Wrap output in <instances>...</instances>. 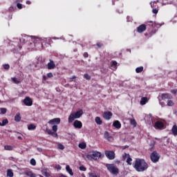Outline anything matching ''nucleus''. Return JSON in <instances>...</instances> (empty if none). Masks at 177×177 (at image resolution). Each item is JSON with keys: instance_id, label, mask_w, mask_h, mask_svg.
I'll return each instance as SVG.
<instances>
[{"instance_id": "nucleus-1", "label": "nucleus", "mask_w": 177, "mask_h": 177, "mask_svg": "<svg viewBox=\"0 0 177 177\" xmlns=\"http://www.w3.org/2000/svg\"><path fill=\"white\" fill-rule=\"evenodd\" d=\"M133 167L137 172H145L149 168V164L144 158H136L133 163Z\"/></svg>"}, {"instance_id": "nucleus-2", "label": "nucleus", "mask_w": 177, "mask_h": 177, "mask_svg": "<svg viewBox=\"0 0 177 177\" xmlns=\"http://www.w3.org/2000/svg\"><path fill=\"white\" fill-rule=\"evenodd\" d=\"M31 39L32 42L34 43L35 48H39L41 49V48H43L44 44H42L44 39L39 38V37H35L32 36H25L24 37L20 39V42H23V44H26L28 41H30Z\"/></svg>"}, {"instance_id": "nucleus-3", "label": "nucleus", "mask_w": 177, "mask_h": 177, "mask_svg": "<svg viewBox=\"0 0 177 177\" xmlns=\"http://www.w3.org/2000/svg\"><path fill=\"white\" fill-rule=\"evenodd\" d=\"M105 167L112 175H118L120 174V169L115 164L107 163L105 165Z\"/></svg>"}, {"instance_id": "nucleus-4", "label": "nucleus", "mask_w": 177, "mask_h": 177, "mask_svg": "<svg viewBox=\"0 0 177 177\" xmlns=\"http://www.w3.org/2000/svg\"><path fill=\"white\" fill-rule=\"evenodd\" d=\"M83 114L84 111L82 110L71 113L68 118V122L71 124V122H73V121H74V120L80 118Z\"/></svg>"}, {"instance_id": "nucleus-5", "label": "nucleus", "mask_w": 177, "mask_h": 177, "mask_svg": "<svg viewBox=\"0 0 177 177\" xmlns=\"http://www.w3.org/2000/svg\"><path fill=\"white\" fill-rule=\"evenodd\" d=\"M102 157V153L97 151H93L92 153L86 155V158L88 160H99Z\"/></svg>"}, {"instance_id": "nucleus-6", "label": "nucleus", "mask_w": 177, "mask_h": 177, "mask_svg": "<svg viewBox=\"0 0 177 177\" xmlns=\"http://www.w3.org/2000/svg\"><path fill=\"white\" fill-rule=\"evenodd\" d=\"M160 153H157L156 151H153L151 154H150V159L152 162H158L160 161Z\"/></svg>"}, {"instance_id": "nucleus-7", "label": "nucleus", "mask_w": 177, "mask_h": 177, "mask_svg": "<svg viewBox=\"0 0 177 177\" xmlns=\"http://www.w3.org/2000/svg\"><path fill=\"white\" fill-rule=\"evenodd\" d=\"M104 154L109 160H114L115 158V153L113 151H105Z\"/></svg>"}, {"instance_id": "nucleus-8", "label": "nucleus", "mask_w": 177, "mask_h": 177, "mask_svg": "<svg viewBox=\"0 0 177 177\" xmlns=\"http://www.w3.org/2000/svg\"><path fill=\"white\" fill-rule=\"evenodd\" d=\"M25 106H32V100L30 97H26L23 101Z\"/></svg>"}, {"instance_id": "nucleus-9", "label": "nucleus", "mask_w": 177, "mask_h": 177, "mask_svg": "<svg viewBox=\"0 0 177 177\" xmlns=\"http://www.w3.org/2000/svg\"><path fill=\"white\" fill-rule=\"evenodd\" d=\"M50 125H59L60 124V118H56L48 121Z\"/></svg>"}, {"instance_id": "nucleus-10", "label": "nucleus", "mask_w": 177, "mask_h": 177, "mask_svg": "<svg viewBox=\"0 0 177 177\" xmlns=\"http://www.w3.org/2000/svg\"><path fill=\"white\" fill-rule=\"evenodd\" d=\"M111 117H113V113L110 111L104 112L103 118H104V120H107L109 121V120H111Z\"/></svg>"}, {"instance_id": "nucleus-11", "label": "nucleus", "mask_w": 177, "mask_h": 177, "mask_svg": "<svg viewBox=\"0 0 177 177\" xmlns=\"http://www.w3.org/2000/svg\"><path fill=\"white\" fill-rule=\"evenodd\" d=\"M147 28L145 24H141L137 28V32L142 34V32H145V30H147Z\"/></svg>"}, {"instance_id": "nucleus-12", "label": "nucleus", "mask_w": 177, "mask_h": 177, "mask_svg": "<svg viewBox=\"0 0 177 177\" xmlns=\"http://www.w3.org/2000/svg\"><path fill=\"white\" fill-rule=\"evenodd\" d=\"M73 127L74 128H76L77 129H81L82 128V122L80 120H75L73 122Z\"/></svg>"}, {"instance_id": "nucleus-13", "label": "nucleus", "mask_w": 177, "mask_h": 177, "mask_svg": "<svg viewBox=\"0 0 177 177\" xmlns=\"http://www.w3.org/2000/svg\"><path fill=\"white\" fill-rule=\"evenodd\" d=\"M104 139H106V140H109V142H111L113 140V136L110 135V133L109 131H105L104 134Z\"/></svg>"}, {"instance_id": "nucleus-14", "label": "nucleus", "mask_w": 177, "mask_h": 177, "mask_svg": "<svg viewBox=\"0 0 177 177\" xmlns=\"http://www.w3.org/2000/svg\"><path fill=\"white\" fill-rule=\"evenodd\" d=\"M47 67H48V70H53V68H55V67H56V66L55 64V62H53V60H52V59H50V62L48 63Z\"/></svg>"}, {"instance_id": "nucleus-15", "label": "nucleus", "mask_w": 177, "mask_h": 177, "mask_svg": "<svg viewBox=\"0 0 177 177\" xmlns=\"http://www.w3.org/2000/svg\"><path fill=\"white\" fill-rule=\"evenodd\" d=\"M154 127L158 129H162V128H164V123L162 122L157 121L155 122Z\"/></svg>"}, {"instance_id": "nucleus-16", "label": "nucleus", "mask_w": 177, "mask_h": 177, "mask_svg": "<svg viewBox=\"0 0 177 177\" xmlns=\"http://www.w3.org/2000/svg\"><path fill=\"white\" fill-rule=\"evenodd\" d=\"M124 158L127 157V159L126 160V162L128 164V165H132V158H131V156L128 153H124Z\"/></svg>"}, {"instance_id": "nucleus-17", "label": "nucleus", "mask_w": 177, "mask_h": 177, "mask_svg": "<svg viewBox=\"0 0 177 177\" xmlns=\"http://www.w3.org/2000/svg\"><path fill=\"white\" fill-rule=\"evenodd\" d=\"M113 127H114L117 129H120V128H121V122H120V121L118 120H115L113 123Z\"/></svg>"}, {"instance_id": "nucleus-18", "label": "nucleus", "mask_w": 177, "mask_h": 177, "mask_svg": "<svg viewBox=\"0 0 177 177\" xmlns=\"http://www.w3.org/2000/svg\"><path fill=\"white\" fill-rule=\"evenodd\" d=\"M147 102H149V99H147V97H142L141 98L140 103L141 106H145V104H146V103H147Z\"/></svg>"}, {"instance_id": "nucleus-19", "label": "nucleus", "mask_w": 177, "mask_h": 177, "mask_svg": "<svg viewBox=\"0 0 177 177\" xmlns=\"http://www.w3.org/2000/svg\"><path fill=\"white\" fill-rule=\"evenodd\" d=\"M66 170L69 174V175H71V176H73L74 175V172H73V169L70 167V165L66 166Z\"/></svg>"}, {"instance_id": "nucleus-20", "label": "nucleus", "mask_w": 177, "mask_h": 177, "mask_svg": "<svg viewBox=\"0 0 177 177\" xmlns=\"http://www.w3.org/2000/svg\"><path fill=\"white\" fill-rule=\"evenodd\" d=\"M15 122H20L21 121V115L20 113H17L15 116Z\"/></svg>"}, {"instance_id": "nucleus-21", "label": "nucleus", "mask_w": 177, "mask_h": 177, "mask_svg": "<svg viewBox=\"0 0 177 177\" xmlns=\"http://www.w3.org/2000/svg\"><path fill=\"white\" fill-rule=\"evenodd\" d=\"M28 131H34V130L37 129V126H35V124H30L28 125Z\"/></svg>"}, {"instance_id": "nucleus-22", "label": "nucleus", "mask_w": 177, "mask_h": 177, "mask_svg": "<svg viewBox=\"0 0 177 177\" xmlns=\"http://www.w3.org/2000/svg\"><path fill=\"white\" fill-rule=\"evenodd\" d=\"M161 98L162 100H164V99H171V95H169L168 93H162L161 95Z\"/></svg>"}, {"instance_id": "nucleus-23", "label": "nucleus", "mask_w": 177, "mask_h": 177, "mask_svg": "<svg viewBox=\"0 0 177 177\" xmlns=\"http://www.w3.org/2000/svg\"><path fill=\"white\" fill-rule=\"evenodd\" d=\"M95 122L97 125H102V124H103V121H102L100 117L98 116L95 118Z\"/></svg>"}, {"instance_id": "nucleus-24", "label": "nucleus", "mask_w": 177, "mask_h": 177, "mask_svg": "<svg viewBox=\"0 0 177 177\" xmlns=\"http://www.w3.org/2000/svg\"><path fill=\"white\" fill-rule=\"evenodd\" d=\"M171 132L173 133V135H174V136H177V126L176 125H174L172 129H171Z\"/></svg>"}, {"instance_id": "nucleus-25", "label": "nucleus", "mask_w": 177, "mask_h": 177, "mask_svg": "<svg viewBox=\"0 0 177 177\" xmlns=\"http://www.w3.org/2000/svg\"><path fill=\"white\" fill-rule=\"evenodd\" d=\"M79 147L80 149H86V144L85 142H81L80 144H79Z\"/></svg>"}, {"instance_id": "nucleus-26", "label": "nucleus", "mask_w": 177, "mask_h": 177, "mask_svg": "<svg viewBox=\"0 0 177 177\" xmlns=\"http://www.w3.org/2000/svg\"><path fill=\"white\" fill-rule=\"evenodd\" d=\"M4 149L6 150H8V151H10L13 150V146H12V145H5Z\"/></svg>"}, {"instance_id": "nucleus-27", "label": "nucleus", "mask_w": 177, "mask_h": 177, "mask_svg": "<svg viewBox=\"0 0 177 177\" xmlns=\"http://www.w3.org/2000/svg\"><path fill=\"white\" fill-rule=\"evenodd\" d=\"M7 176L8 177H12L13 176V171H12V169H8Z\"/></svg>"}, {"instance_id": "nucleus-28", "label": "nucleus", "mask_w": 177, "mask_h": 177, "mask_svg": "<svg viewBox=\"0 0 177 177\" xmlns=\"http://www.w3.org/2000/svg\"><path fill=\"white\" fill-rule=\"evenodd\" d=\"M143 71V66H140L136 68V73H139Z\"/></svg>"}, {"instance_id": "nucleus-29", "label": "nucleus", "mask_w": 177, "mask_h": 177, "mask_svg": "<svg viewBox=\"0 0 177 177\" xmlns=\"http://www.w3.org/2000/svg\"><path fill=\"white\" fill-rule=\"evenodd\" d=\"M130 124L133 127H136L138 125V123L136 122V120H135V119H131L130 121Z\"/></svg>"}, {"instance_id": "nucleus-30", "label": "nucleus", "mask_w": 177, "mask_h": 177, "mask_svg": "<svg viewBox=\"0 0 177 177\" xmlns=\"http://www.w3.org/2000/svg\"><path fill=\"white\" fill-rule=\"evenodd\" d=\"M8 123L9 121L8 120V119H4L2 120L1 127H5V125H6Z\"/></svg>"}, {"instance_id": "nucleus-31", "label": "nucleus", "mask_w": 177, "mask_h": 177, "mask_svg": "<svg viewBox=\"0 0 177 177\" xmlns=\"http://www.w3.org/2000/svg\"><path fill=\"white\" fill-rule=\"evenodd\" d=\"M117 64H118V63L116 62V61H111V67H117Z\"/></svg>"}, {"instance_id": "nucleus-32", "label": "nucleus", "mask_w": 177, "mask_h": 177, "mask_svg": "<svg viewBox=\"0 0 177 177\" xmlns=\"http://www.w3.org/2000/svg\"><path fill=\"white\" fill-rule=\"evenodd\" d=\"M12 80L14 84H20L21 82L20 80H17L16 77H12Z\"/></svg>"}, {"instance_id": "nucleus-33", "label": "nucleus", "mask_w": 177, "mask_h": 177, "mask_svg": "<svg viewBox=\"0 0 177 177\" xmlns=\"http://www.w3.org/2000/svg\"><path fill=\"white\" fill-rule=\"evenodd\" d=\"M30 165H33V166H35V165H37V161L35 160V159H34V158H32L31 160H30Z\"/></svg>"}, {"instance_id": "nucleus-34", "label": "nucleus", "mask_w": 177, "mask_h": 177, "mask_svg": "<svg viewBox=\"0 0 177 177\" xmlns=\"http://www.w3.org/2000/svg\"><path fill=\"white\" fill-rule=\"evenodd\" d=\"M3 68H4V70H9L10 68V66L8 64H3Z\"/></svg>"}, {"instance_id": "nucleus-35", "label": "nucleus", "mask_w": 177, "mask_h": 177, "mask_svg": "<svg viewBox=\"0 0 177 177\" xmlns=\"http://www.w3.org/2000/svg\"><path fill=\"white\" fill-rule=\"evenodd\" d=\"M52 130L54 132H57V124H53V126L52 127Z\"/></svg>"}, {"instance_id": "nucleus-36", "label": "nucleus", "mask_w": 177, "mask_h": 177, "mask_svg": "<svg viewBox=\"0 0 177 177\" xmlns=\"http://www.w3.org/2000/svg\"><path fill=\"white\" fill-rule=\"evenodd\" d=\"M149 31H150V32H149V35H150V37H151V35H154V34H156V30H154V29H149Z\"/></svg>"}, {"instance_id": "nucleus-37", "label": "nucleus", "mask_w": 177, "mask_h": 177, "mask_svg": "<svg viewBox=\"0 0 177 177\" xmlns=\"http://www.w3.org/2000/svg\"><path fill=\"white\" fill-rule=\"evenodd\" d=\"M0 111L1 114H6L7 109L6 108H1Z\"/></svg>"}, {"instance_id": "nucleus-38", "label": "nucleus", "mask_w": 177, "mask_h": 177, "mask_svg": "<svg viewBox=\"0 0 177 177\" xmlns=\"http://www.w3.org/2000/svg\"><path fill=\"white\" fill-rule=\"evenodd\" d=\"M57 147L59 149V150H64V145L62 144H58Z\"/></svg>"}, {"instance_id": "nucleus-39", "label": "nucleus", "mask_w": 177, "mask_h": 177, "mask_svg": "<svg viewBox=\"0 0 177 177\" xmlns=\"http://www.w3.org/2000/svg\"><path fill=\"white\" fill-rule=\"evenodd\" d=\"M84 78H85L86 80H91V75H89L88 73H86L84 75Z\"/></svg>"}, {"instance_id": "nucleus-40", "label": "nucleus", "mask_w": 177, "mask_h": 177, "mask_svg": "<svg viewBox=\"0 0 177 177\" xmlns=\"http://www.w3.org/2000/svg\"><path fill=\"white\" fill-rule=\"evenodd\" d=\"M17 8H18V9H23V6L21 5V3H17Z\"/></svg>"}, {"instance_id": "nucleus-41", "label": "nucleus", "mask_w": 177, "mask_h": 177, "mask_svg": "<svg viewBox=\"0 0 177 177\" xmlns=\"http://www.w3.org/2000/svg\"><path fill=\"white\" fill-rule=\"evenodd\" d=\"M167 106H174V102H172V100H168Z\"/></svg>"}, {"instance_id": "nucleus-42", "label": "nucleus", "mask_w": 177, "mask_h": 177, "mask_svg": "<svg viewBox=\"0 0 177 177\" xmlns=\"http://www.w3.org/2000/svg\"><path fill=\"white\" fill-rule=\"evenodd\" d=\"M55 169L60 170V169H62V166H60V165H55Z\"/></svg>"}, {"instance_id": "nucleus-43", "label": "nucleus", "mask_w": 177, "mask_h": 177, "mask_svg": "<svg viewBox=\"0 0 177 177\" xmlns=\"http://www.w3.org/2000/svg\"><path fill=\"white\" fill-rule=\"evenodd\" d=\"M152 12L154 14V15H157V13H158V9L157 8H154L152 10Z\"/></svg>"}, {"instance_id": "nucleus-44", "label": "nucleus", "mask_w": 177, "mask_h": 177, "mask_svg": "<svg viewBox=\"0 0 177 177\" xmlns=\"http://www.w3.org/2000/svg\"><path fill=\"white\" fill-rule=\"evenodd\" d=\"M149 24L150 26H151L152 28L156 26V22H153V21H149Z\"/></svg>"}, {"instance_id": "nucleus-45", "label": "nucleus", "mask_w": 177, "mask_h": 177, "mask_svg": "<svg viewBox=\"0 0 177 177\" xmlns=\"http://www.w3.org/2000/svg\"><path fill=\"white\" fill-rule=\"evenodd\" d=\"M46 132L48 135H53V131H52V130L47 129Z\"/></svg>"}, {"instance_id": "nucleus-46", "label": "nucleus", "mask_w": 177, "mask_h": 177, "mask_svg": "<svg viewBox=\"0 0 177 177\" xmlns=\"http://www.w3.org/2000/svg\"><path fill=\"white\" fill-rule=\"evenodd\" d=\"M80 171H86V167L84 166H80Z\"/></svg>"}, {"instance_id": "nucleus-47", "label": "nucleus", "mask_w": 177, "mask_h": 177, "mask_svg": "<svg viewBox=\"0 0 177 177\" xmlns=\"http://www.w3.org/2000/svg\"><path fill=\"white\" fill-rule=\"evenodd\" d=\"M89 177H100V176H97V175H96L94 173H91L89 174Z\"/></svg>"}, {"instance_id": "nucleus-48", "label": "nucleus", "mask_w": 177, "mask_h": 177, "mask_svg": "<svg viewBox=\"0 0 177 177\" xmlns=\"http://www.w3.org/2000/svg\"><path fill=\"white\" fill-rule=\"evenodd\" d=\"M47 77L48 78H52V77H53V74L52 73H47Z\"/></svg>"}, {"instance_id": "nucleus-49", "label": "nucleus", "mask_w": 177, "mask_h": 177, "mask_svg": "<svg viewBox=\"0 0 177 177\" xmlns=\"http://www.w3.org/2000/svg\"><path fill=\"white\" fill-rule=\"evenodd\" d=\"M171 92L173 95H176L177 93V88L174 89V90H171Z\"/></svg>"}, {"instance_id": "nucleus-50", "label": "nucleus", "mask_w": 177, "mask_h": 177, "mask_svg": "<svg viewBox=\"0 0 177 177\" xmlns=\"http://www.w3.org/2000/svg\"><path fill=\"white\" fill-rule=\"evenodd\" d=\"M83 56H84V57L86 58V57H88L89 54H88L87 52H85V53H84Z\"/></svg>"}, {"instance_id": "nucleus-51", "label": "nucleus", "mask_w": 177, "mask_h": 177, "mask_svg": "<svg viewBox=\"0 0 177 177\" xmlns=\"http://www.w3.org/2000/svg\"><path fill=\"white\" fill-rule=\"evenodd\" d=\"M155 3H157V2L154 1V2H151V8H155Z\"/></svg>"}, {"instance_id": "nucleus-52", "label": "nucleus", "mask_w": 177, "mask_h": 177, "mask_svg": "<svg viewBox=\"0 0 177 177\" xmlns=\"http://www.w3.org/2000/svg\"><path fill=\"white\" fill-rule=\"evenodd\" d=\"M51 136H53V138H58V135L57 133L53 132V134L51 135Z\"/></svg>"}, {"instance_id": "nucleus-53", "label": "nucleus", "mask_w": 177, "mask_h": 177, "mask_svg": "<svg viewBox=\"0 0 177 177\" xmlns=\"http://www.w3.org/2000/svg\"><path fill=\"white\" fill-rule=\"evenodd\" d=\"M15 3H19L20 2H23V0H14Z\"/></svg>"}, {"instance_id": "nucleus-54", "label": "nucleus", "mask_w": 177, "mask_h": 177, "mask_svg": "<svg viewBox=\"0 0 177 177\" xmlns=\"http://www.w3.org/2000/svg\"><path fill=\"white\" fill-rule=\"evenodd\" d=\"M97 46L98 48H101V47H102V46H103V44H101V43H97Z\"/></svg>"}, {"instance_id": "nucleus-55", "label": "nucleus", "mask_w": 177, "mask_h": 177, "mask_svg": "<svg viewBox=\"0 0 177 177\" xmlns=\"http://www.w3.org/2000/svg\"><path fill=\"white\" fill-rule=\"evenodd\" d=\"M43 80L44 81H46V80H48V77L46 75H43Z\"/></svg>"}, {"instance_id": "nucleus-56", "label": "nucleus", "mask_w": 177, "mask_h": 177, "mask_svg": "<svg viewBox=\"0 0 177 177\" xmlns=\"http://www.w3.org/2000/svg\"><path fill=\"white\" fill-rule=\"evenodd\" d=\"M26 4H27V5H31V1H26Z\"/></svg>"}, {"instance_id": "nucleus-57", "label": "nucleus", "mask_w": 177, "mask_h": 177, "mask_svg": "<svg viewBox=\"0 0 177 177\" xmlns=\"http://www.w3.org/2000/svg\"><path fill=\"white\" fill-rule=\"evenodd\" d=\"M18 139H19V140H23V138L20 136H18Z\"/></svg>"}, {"instance_id": "nucleus-58", "label": "nucleus", "mask_w": 177, "mask_h": 177, "mask_svg": "<svg viewBox=\"0 0 177 177\" xmlns=\"http://www.w3.org/2000/svg\"><path fill=\"white\" fill-rule=\"evenodd\" d=\"M30 177H35V174H31Z\"/></svg>"}, {"instance_id": "nucleus-59", "label": "nucleus", "mask_w": 177, "mask_h": 177, "mask_svg": "<svg viewBox=\"0 0 177 177\" xmlns=\"http://www.w3.org/2000/svg\"><path fill=\"white\" fill-rule=\"evenodd\" d=\"M77 78V77H75V75L73 76L72 78H71V80H75Z\"/></svg>"}, {"instance_id": "nucleus-60", "label": "nucleus", "mask_w": 177, "mask_h": 177, "mask_svg": "<svg viewBox=\"0 0 177 177\" xmlns=\"http://www.w3.org/2000/svg\"><path fill=\"white\" fill-rule=\"evenodd\" d=\"M21 48H22L21 45H19V49L20 50L21 49Z\"/></svg>"}, {"instance_id": "nucleus-61", "label": "nucleus", "mask_w": 177, "mask_h": 177, "mask_svg": "<svg viewBox=\"0 0 177 177\" xmlns=\"http://www.w3.org/2000/svg\"><path fill=\"white\" fill-rule=\"evenodd\" d=\"M0 127H2V123H1V122H0Z\"/></svg>"}]
</instances>
